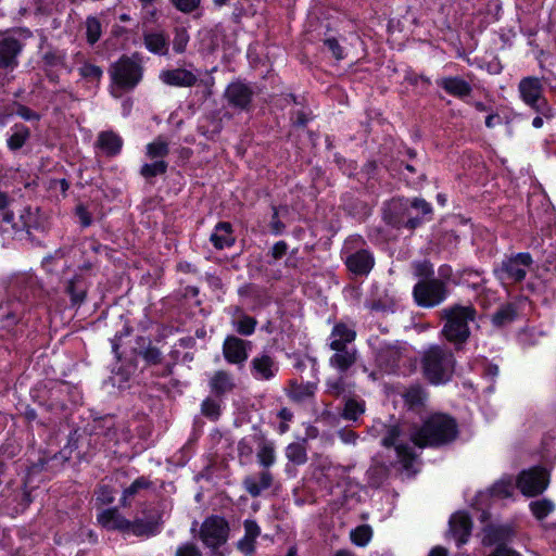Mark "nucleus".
<instances>
[{
	"instance_id": "bb28decb",
	"label": "nucleus",
	"mask_w": 556,
	"mask_h": 556,
	"mask_svg": "<svg viewBox=\"0 0 556 556\" xmlns=\"http://www.w3.org/2000/svg\"><path fill=\"white\" fill-rule=\"evenodd\" d=\"M123 146L122 138L113 131H103L98 136L97 147L106 155L117 154Z\"/></svg>"
},
{
	"instance_id": "0eeeda50",
	"label": "nucleus",
	"mask_w": 556,
	"mask_h": 556,
	"mask_svg": "<svg viewBox=\"0 0 556 556\" xmlns=\"http://www.w3.org/2000/svg\"><path fill=\"white\" fill-rule=\"evenodd\" d=\"M113 83L122 89H132L141 79L142 68L139 63L128 56L121 58L111 67Z\"/></svg>"
},
{
	"instance_id": "58836bf2",
	"label": "nucleus",
	"mask_w": 556,
	"mask_h": 556,
	"mask_svg": "<svg viewBox=\"0 0 556 556\" xmlns=\"http://www.w3.org/2000/svg\"><path fill=\"white\" fill-rule=\"evenodd\" d=\"M150 484V481L143 477L136 479L127 489L124 490L123 497L121 498L122 506H129L130 503L128 498L135 496L140 490L148 489Z\"/></svg>"
},
{
	"instance_id": "ddd939ff",
	"label": "nucleus",
	"mask_w": 556,
	"mask_h": 556,
	"mask_svg": "<svg viewBox=\"0 0 556 556\" xmlns=\"http://www.w3.org/2000/svg\"><path fill=\"white\" fill-rule=\"evenodd\" d=\"M250 367L252 376L257 380H270L279 369L276 359L265 352L253 357Z\"/></svg>"
},
{
	"instance_id": "f257e3e1",
	"label": "nucleus",
	"mask_w": 556,
	"mask_h": 556,
	"mask_svg": "<svg viewBox=\"0 0 556 556\" xmlns=\"http://www.w3.org/2000/svg\"><path fill=\"white\" fill-rule=\"evenodd\" d=\"M458 435L456 420L447 414L435 413L410 433L412 442L420 447H440L452 443Z\"/></svg>"
},
{
	"instance_id": "39448f33",
	"label": "nucleus",
	"mask_w": 556,
	"mask_h": 556,
	"mask_svg": "<svg viewBox=\"0 0 556 556\" xmlns=\"http://www.w3.org/2000/svg\"><path fill=\"white\" fill-rule=\"evenodd\" d=\"M414 299L419 306L434 307L440 305L448 295L444 281L434 279H420L414 287Z\"/></svg>"
},
{
	"instance_id": "cd10ccee",
	"label": "nucleus",
	"mask_w": 556,
	"mask_h": 556,
	"mask_svg": "<svg viewBox=\"0 0 556 556\" xmlns=\"http://www.w3.org/2000/svg\"><path fill=\"white\" fill-rule=\"evenodd\" d=\"M211 241L216 249L232 245L235 237L232 236L231 225L226 222L218 223L214 232L211 235Z\"/></svg>"
},
{
	"instance_id": "a18cd8bd",
	"label": "nucleus",
	"mask_w": 556,
	"mask_h": 556,
	"mask_svg": "<svg viewBox=\"0 0 556 556\" xmlns=\"http://www.w3.org/2000/svg\"><path fill=\"white\" fill-rule=\"evenodd\" d=\"M326 386L327 392L333 396H340L346 391V382L342 375L338 378L329 379Z\"/></svg>"
},
{
	"instance_id": "774afa93",
	"label": "nucleus",
	"mask_w": 556,
	"mask_h": 556,
	"mask_svg": "<svg viewBox=\"0 0 556 556\" xmlns=\"http://www.w3.org/2000/svg\"><path fill=\"white\" fill-rule=\"evenodd\" d=\"M428 556H448V552L443 546H435L430 551Z\"/></svg>"
},
{
	"instance_id": "c03bdc74",
	"label": "nucleus",
	"mask_w": 556,
	"mask_h": 556,
	"mask_svg": "<svg viewBox=\"0 0 556 556\" xmlns=\"http://www.w3.org/2000/svg\"><path fill=\"white\" fill-rule=\"evenodd\" d=\"M539 116L546 119H553L556 116V112L554 108L547 102L545 98L541 99L535 105H531Z\"/></svg>"
},
{
	"instance_id": "a878e982",
	"label": "nucleus",
	"mask_w": 556,
	"mask_h": 556,
	"mask_svg": "<svg viewBox=\"0 0 556 556\" xmlns=\"http://www.w3.org/2000/svg\"><path fill=\"white\" fill-rule=\"evenodd\" d=\"M143 41L146 48L152 53L160 55L168 53V36L163 31L146 33Z\"/></svg>"
},
{
	"instance_id": "69168bd1",
	"label": "nucleus",
	"mask_w": 556,
	"mask_h": 556,
	"mask_svg": "<svg viewBox=\"0 0 556 556\" xmlns=\"http://www.w3.org/2000/svg\"><path fill=\"white\" fill-rule=\"evenodd\" d=\"M17 114L20 116H22L24 119H38V115L31 111L30 109L26 108V106H23L21 105L18 109H17Z\"/></svg>"
},
{
	"instance_id": "423d86ee",
	"label": "nucleus",
	"mask_w": 556,
	"mask_h": 556,
	"mask_svg": "<svg viewBox=\"0 0 556 556\" xmlns=\"http://www.w3.org/2000/svg\"><path fill=\"white\" fill-rule=\"evenodd\" d=\"M229 532V523L225 518L210 516L201 525L199 535L206 547L216 549L228 541Z\"/></svg>"
},
{
	"instance_id": "393cba45",
	"label": "nucleus",
	"mask_w": 556,
	"mask_h": 556,
	"mask_svg": "<svg viewBox=\"0 0 556 556\" xmlns=\"http://www.w3.org/2000/svg\"><path fill=\"white\" fill-rule=\"evenodd\" d=\"M437 83L447 93L454 97L463 98L469 96L471 92L470 85L459 77H443Z\"/></svg>"
},
{
	"instance_id": "6e6552de",
	"label": "nucleus",
	"mask_w": 556,
	"mask_h": 556,
	"mask_svg": "<svg viewBox=\"0 0 556 556\" xmlns=\"http://www.w3.org/2000/svg\"><path fill=\"white\" fill-rule=\"evenodd\" d=\"M548 482V472L541 467H533L519 475L517 486L523 495L535 496L545 491Z\"/></svg>"
},
{
	"instance_id": "e2e57ef3",
	"label": "nucleus",
	"mask_w": 556,
	"mask_h": 556,
	"mask_svg": "<svg viewBox=\"0 0 556 556\" xmlns=\"http://www.w3.org/2000/svg\"><path fill=\"white\" fill-rule=\"evenodd\" d=\"M76 214L79 218L80 224L84 227H88L91 225V217H90L88 211L84 206H81V205L77 206Z\"/></svg>"
},
{
	"instance_id": "4d7b16f0",
	"label": "nucleus",
	"mask_w": 556,
	"mask_h": 556,
	"mask_svg": "<svg viewBox=\"0 0 556 556\" xmlns=\"http://www.w3.org/2000/svg\"><path fill=\"white\" fill-rule=\"evenodd\" d=\"M410 207L420 212L421 215H430L432 213L431 205L424 199L415 198L410 202Z\"/></svg>"
},
{
	"instance_id": "603ef678",
	"label": "nucleus",
	"mask_w": 556,
	"mask_h": 556,
	"mask_svg": "<svg viewBox=\"0 0 556 556\" xmlns=\"http://www.w3.org/2000/svg\"><path fill=\"white\" fill-rule=\"evenodd\" d=\"M79 73L83 77L99 80L102 76V70L93 64H85L79 68Z\"/></svg>"
},
{
	"instance_id": "412c9836",
	"label": "nucleus",
	"mask_w": 556,
	"mask_h": 556,
	"mask_svg": "<svg viewBox=\"0 0 556 556\" xmlns=\"http://www.w3.org/2000/svg\"><path fill=\"white\" fill-rule=\"evenodd\" d=\"M273 480V475L267 470H263L257 476L245 477L243 486L252 497H257L271 485Z\"/></svg>"
},
{
	"instance_id": "680f3d73",
	"label": "nucleus",
	"mask_w": 556,
	"mask_h": 556,
	"mask_svg": "<svg viewBox=\"0 0 556 556\" xmlns=\"http://www.w3.org/2000/svg\"><path fill=\"white\" fill-rule=\"evenodd\" d=\"M287 250H288V245L285 241H279L277 243H275L271 249L273 258L274 260L281 258L287 253Z\"/></svg>"
},
{
	"instance_id": "a19ab883",
	"label": "nucleus",
	"mask_w": 556,
	"mask_h": 556,
	"mask_svg": "<svg viewBox=\"0 0 556 556\" xmlns=\"http://www.w3.org/2000/svg\"><path fill=\"white\" fill-rule=\"evenodd\" d=\"M87 40L90 45L96 43L101 37V24L96 17H88L86 21Z\"/></svg>"
},
{
	"instance_id": "7ed1b4c3",
	"label": "nucleus",
	"mask_w": 556,
	"mask_h": 556,
	"mask_svg": "<svg viewBox=\"0 0 556 556\" xmlns=\"http://www.w3.org/2000/svg\"><path fill=\"white\" fill-rule=\"evenodd\" d=\"M356 339V331L344 323L334 325L329 337V348L333 354L329 358V365L341 375L354 366L357 361V350L352 343Z\"/></svg>"
},
{
	"instance_id": "dca6fc26",
	"label": "nucleus",
	"mask_w": 556,
	"mask_h": 556,
	"mask_svg": "<svg viewBox=\"0 0 556 556\" xmlns=\"http://www.w3.org/2000/svg\"><path fill=\"white\" fill-rule=\"evenodd\" d=\"M22 51V43L12 37L0 40V68H14L17 65V55Z\"/></svg>"
},
{
	"instance_id": "bf43d9fd",
	"label": "nucleus",
	"mask_w": 556,
	"mask_h": 556,
	"mask_svg": "<svg viewBox=\"0 0 556 556\" xmlns=\"http://www.w3.org/2000/svg\"><path fill=\"white\" fill-rule=\"evenodd\" d=\"M143 358L150 363V364H159L161 363V359H162V355H161V352L159 349L156 348H148L144 352H143Z\"/></svg>"
},
{
	"instance_id": "473e14b6",
	"label": "nucleus",
	"mask_w": 556,
	"mask_h": 556,
	"mask_svg": "<svg viewBox=\"0 0 556 556\" xmlns=\"http://www.w3.org/2000/svg\"><path fill=\"white\" fill-rule=\"evenodd\" d=\"M533 516L542 521L555 509V504L548 498H541L530 503L529 505Z\"/></svg>"
},
{
	"instance_id": "9b49d317",
	"label": "nucleus",
	"mask_w": 556,
	"mask_h": 556,
	"mask_svg": "<svg viewBox=\"0 0 556 556\" xmlns=\"http://www.w3.org/2000/svg\"><path fill=\"white\" fill-rule=\"evenodd\" d=\"M532 263L530 253H518L502 262L500 273L503 278L519 282L526 278Z\"/></svg>"
},
{
	"instance_id": "4c0bfd02",
	"label": "nucleus",
	"mask_w": 556,
	"mask_h": 556,
	"mask_svg": "<svg viewBox=\"0 0 556 556\" xmlns=\"http://www.w3.org/2000/svg\"><path fill=\"white\" fill-rule=\"evenodd\" d=\"M286 455L288 459L296 465H302L307 460L306 447L304 443H291L287 446Z\"/></svg>"
},
{
	"instance_id": "1a4fd4ad",
	"label": "nucleus",
	"mask_w": 556,
	"mask_h": 556,
	"mask_svg": "<svg viewBox=\"0 0 556 556\" xmlns=\"http://www.w3.org/2000/svg\"><path fill=\"white\" fill-rule=\"evenodd\" d=\"M163 525V514L156 508L143 510L142 517H137L130 521L128 532L136 536H155L160 533Z\"/></svg>"
},
{
	"instance_id": "20e7f679",
	"label": "nucleus",
	"mask_w": 556,
	"mask_h": 556,
	"mask_svg": "<svg viewBox=\"0 0 556 556\" xmlns=\"http://www.w3.org/2000/svg\"><path fill=\"white\" fill-rule=\"evenodd\" d=\"M421 365L424 375L430 382L442 383L451 378L455 358L447 348L431 345L425 351Z\"/></svg>"
},
{
	"instance_id": "de8ad7c7",
	"label": "nucleus",
	"mask_w": 556,
	"mask_h": 556,
	"mask_svg": "<svg viewBox=\"0 0 556 556\" xmlns=\"http://www.w3.org/2000/svg\"><path fill=\"white\" fill-rule=\"evenodd\" d=\"M370 483L379 486L388 476V468L384 465L371 467L368 471Z\"/></svg>"
},
{
	"instance_id": "5fc2aeb1",
	"label": "nucleus",
	"mask_w": 556,
	"mask_h": 556,
	"mask_svg": "<svg viewBox=\"0 0 556 556\" xmlns=\"http://www.w3.org/2000/svg\"><path fill=\"white\" fill-rule=\"evenodd\" d=\"M175 556H202V553L195 544L185 543L177 548Z\"/></svg>"
},
{
	"instance_id": "09e8293b",
	"label": "nucleus",
	"mask_w": 556,
	"mask_h": 556,
	"mask_svg": "<svg viewBox=\"0 0 556 556\" xmlns=\"http://www.w3.org/2000/svg\"><path fill=\"white\" fill-rule=\"evenodd\" d=\"M29 136V131L27 129H21L15 131L10 138L8 139V146L11 150H17L23 147L26 139Z\"/></svg>"
},
{
	"instance_id": "c756f323",
	"label": "nucleus",
	"mask_w": 556,
	"mask_h": 556,
	"mask_svg": "<svg viewBox=\"0 0 556 556\" xmlns=\"http://www.w3.org/2000/svg\"><path fill=\"white\" fill-rule=\"evenodd\" d=\"M315 389L316 387L313 383H298L292 381L290 383L288 395L292 401L301 403L313 397Z\"/></svg>"
},
{
	"instance_id": "a211bd4d",
	"label": "nucleus",
	"mask_w": 556,
	"mask_h": 556,
	"mask_svg": "<svg viewBox=\"0 0 556 556\" xmlns=\"http://www.w3.org/2000/svg\"><path fill=\"white\" fill-rule=\"evenodd\" d=\"M160 79L164 84L175 87H192L198 80L192 72L185 68L163 71L160 74Z\"/></svg>"
},
{
	"instance_id": "c9c22d12",
	"label": "nucleus",
	"mask_w": 556,
	"mask_h": 556,
	"mask_svg": "<svg viewBox=\"0 0 556 556\" xmlns=\"http://www.w3.org/2000/svg\"><path fill=\"white\" fill-rule=\"evenodd\" d=\"M168 167L167 162L164 160H153L152 163H146L140 168V175L144 179H151L155 176L163 175L166 173Z\"/></svg>"
},
{
	"instance_id": "2eb2a0df",
	"label": "nucleus",
	"mask_w": 556,
	"mask_h": 556,
	"mask_svg": "<svg viewBox=\"0 0 556 556\" xmlns=\"http://www.w3.org/2000/svg\"><path fill=\"white\" fill-rule=\"evenodd\" d=\"M225 97L232 106L247 110L252 101L253 91L248 85L235 81L227 87Z\"/></svg>"
},
{
	"instance_id": "79ce46f5",
	"label": "nucleus",
	"mask_w": 556,
	"mask_h": 556,
	"mask_svg": "<svg viewBox=\"0 0 556 556\" xmlns=\"http://www.w3.org/2000/svg\"><path fill=\"white\" fill-rule=\"evenodd\" d=\"M201 412L205 417L217 420L220 415V404L216 400L207 397L201 405Z\"/></svg>"
},
{
	"instance_id": "6ab92c4d",
	"label": "nucleus",
	"mask_w": 556,
	"mask_h": 556,
	"mask_svg": "<svg viewBox=\"0 0 556 556\" xmlns=\"http://www.w3.org/2000/svg\"><path fill=\"white\" fill-rule=\"evenodd\" d=\"M514 532L509 526L489 525L483 529L482 544L486 546H506Z\"/></svg>"
},
{
	"instance_id": "b1692460",
	"label": "nucleus",
	"mask_w": 556,
	"mask_h": 556,
	"mask_svg": "<svg viewBox=\"0 0 556 556\" xmlns=\"http://www.w3.org/2000/svg\"><path fill=\"white\" fill-rule=\"evenodd\" d=\"M98 519L103 527L110 530L128 532V527L130 526V520L123 517L115 508L104 510L99 515Z\"/></svg>"
},
{
	"instance_id": "3c124183",
	"label": "nucleus",
	"mask_w": 556,
	"mask_h": 556,
	"mask_svg": "<svg viewBox=\"0 0 556 556\" xmlns=\"http://www.w3.org/2000/svg\"><path fill=\"white\" fill-rule=\"evenodd\" d=\"M415 274L421 279H434L432 265L428 261L415 264Z\"/></svg>"
},
{
	"instance_id": "c85d7f7f",
	"label": "nucleus",
	"mask_w": 556,
	"mask_h": 556,
	"mask_svg": "<svg viewBox=\"0 0 556 556\" xmlns=\"http://www.w3.org/2000/svg\"><path fill=\"white\" fill-rule=\"evenodd\" d=\"M66 292L71 296V301L74 305H80L87 294V285L81 276H75L71 279L66 287Z\"/></svg>"
},
{
	"instance_id": "4468645a",
	"label": "nucleus",
	"mask_w": 556,
	"mask_h": 556,
	"mask_svg": "<svg viewBox=\"0 0 556 556\" xmlns=\"http://www.w3.org/2000/svg\"><path fill=\"white\" fill-rule=\"evenodd\" d=\"M521 100L529 106L535 105L543 99V85L540 78L534 76L523 77L518 85Z\"/></svg>"
},
{
	"instance_id": "ea45409f",
	"label": "nucleus",
	"mask_w": 556,
	"mask_h": 556,
	"mask_svg": "<svg viewBox=\"0 0 556 556\" xmlns=\"http://www.w3.org/2000/svg\"><path fill=\"white\" fill-rule=\"evenodd\" d=\"M371 535V528L367 525H362L351 532V540L358 546H365L370 541Z\"/></svg>"
},
{
	"instance_id": "052dcab7",
	"label": "nucleus",
	"mask_w": 556,
	"mask_h": 556,
	"mask_svg": "<svg viewBox=\"0 0 556 556\" xmlns=\"http://www.w3.org/2000/svg\"><path fill=\"white\" fill-rule=\"evenodd\" d=\"M98 501L102 504H111L114 501V494L108 485H102L98 490Z\"/></svg>"
},
{
	"instance_id": "aec40b11",
	"label": "nucleus",
	"mask_w": 556,
	"mask_h": 556,
	"mask_svg": "<svg viewBox=\"0 0 556 556\" xmlns=\"http://www.w3.org/2000/svg\"><path fill=\"white\" fill-rule=\"evenodd\" d=\"M244 535L237 542V548L245 556H250L255 552L256 539L261 534V528L254 520H244Z\"/></svg>"
},
{
	"instance_id": "6e6d98bb",
	"label": "nucleus",
	"mask_w": 556,
	"mask_h": 556,
	"mask_svg": "<svg viewBox=\"0 0 556 556\" xmlns=\"http://www.w3.org/2000/svg\"><path fill=\"white\" fill-rule=\"evenodd\" d=\"M421 218L419 217H410L407 220H403V218H390L389 223L395 227H407L409 229H415L421 224Z\"/></svg>"
},
{
	"instance_id": "338daca9",
	"label": "nucleus",
	"mask_w": 556,
	"mask_h": 556,
	"mask_svg": "<svg viewBox=\"0 0 556 556\" xmlns=\"http://www.w3.org/2000/svg\"><path fill=\"white\" fill-rule=\"evenodd\" d=\"M439 276H440V278H438V279L442 280L446 283V281H448L452 276V268L447 265L441 266L439 268Z\"/></svg>"
},
{
	"instance_id": "f3484780",
	"label": "nucleus",
	"mask_w": 556,
	"mask_h": 556,
	"mask_svg": "<svg viewBox=\"0 0 556 556\" xmlns=\"http://www.w3.org/2000/svg\"><path fill=\"white\" fill-rule=\"evenodd\" d=\"M345 264L353 274L366 276L372 269L375 258L369 251L361 250L348 256Z\"/></svg>"
},
{
	"instance_id": "f03ea898",
	"label": "nucleus",
	"mask_w": 556,
	"mask_h": 556,
	"mask_svg": "<svg viewBox=\"0 0 556 556\" xmlns=\"http://www.w3.org/2000/svg\"><path fill=\"white\" fill-rule=\"evenodd\" d=\"M477 311L472 305L453 304L440 311L444 321L441 336L459 349L470 337L469 323L475 321Z\"/></svg>"
},
{
	"instance_id": "72a5a7b5",
	"label": "nucleus",
	"mask_w": 556,
	"mask_h": 556,
	"mask_svg": "<svg viewBox=\"0 0 556 556\" xmlns=\"http://www.w3.org/2000/svg\"><path fill=\"white\" fill-rule=\"evenodd\" d=\"M365 413V403L355 399H349L345 402L341 416L345 420L356 421Z\"/></svg>"
},
{
	"instance_id": "0e129e2a",
	"label": "nucleus",
	"mask_w": 556,
	"mask_h": 556,
	"mask_svg": "<svg viewBox=\"0 0 556 556\" xmlns=\"http://www.w3.org/2000/svg\"><path fill=\"white\" fill-rule=\"evenodd\" d=\"M339 438L342 440V442L346 444H355L357 440V434L352 430H340L339 431Z\"/></svg>"
},
{
	"instance_id": "5701e85b",
	"label": "nucleus",
	"mask_w": 556,
	"mask_h": 556,
	"mask_svg": "<svg viewBox=\"0 0 556 556\" xmlns=\"http://www.w3.org/2000/svg\"><path fill=\"white\" fill-rule=\"evenodd\" d=\"M208 384L211 391L217 396L229 393L236 388L233 376L225 370L215 371L210 378Z\"/></svg>"
},
{
	"instance_id": "f8f14e48",
	"label": "nucleus",
	"mask_w": 556,
	"mask_h": 556,
	"mask_svg": "<svg viewBox=\"0 0 556 556\" xmlns=\"http://www.w3.org/2000/svg\"><path fill=\"white\" fill-rule=\"evenodd\" d=\"M250 348V341L242 340L235 336H229L224 341L223 355L228 363L241 365L247 361Z\"/></svg>"
},
{
	"instance_id": "37998d69",
	"label": "nucleus",
	"mask_w": 556,
	"mask_h": 556,
	"mask_svg": "<svg viewBox=\"0 0 556 556\" xmlns=\"http://www.w3.org/2000/svg\"><path fill=\"white\" fill-rule=\"evenodd\" d=\"M513 493V483L510 479H502L493 484L491 494L496 497L505 498Z\"/></svg>"
},
{
	"instance_id": "13d9d810",
	"label": "nucleus",
	"mask_w": 556,
	"mask_h": 556,
	"mask_svg": "<svg viewBox=\"0 0 556 556\" xmlns=\"http://www.w3.org/2000/svg\"><path fill=\"white\" fill-rule=\"evenodd\" d=\"M325 46L328 47V49L331 51L332 55L337 60L344 59L343 49L339 45L338 40L336 38H328L325 40Z\"/></svg>"
},
{
	"instance_id": "2f4dec72",
	"label": "nucleus",
	"mask_w": 556,
	"mask_h": 556,
	"mask_svg": "<svg viewBox=\"0 0 556 556\" xmlns=\"http://www.w3.org/2000/svg\"><path fill=\"white\" fill-rule=\"evenodd\" d=\"M403 399L409 409L417 410L424 405L426 393L419 386H414L403 393Z\"/></svg>"
},
{
	"instance_id": "e433bc0d",
	"label": "nucleus",
	"mask_w": 556,
	"mask_h": 556,
	"mask_svg": "<svg viewBox=\"0 0 556 556\" xmlns=\"http://www.w3.org/2000/svg\"><path fill=\"white\" fill-rule=\"evenodd\" d=\"M516 318V309L513 304H506L496 311L492 317L495 326L502 327L511 323Z\"/></svg>"
},
{
	"instance_id": "49530a36",
	"label": "nucleus",
	"mask_w": 556,
	"mask_h": 556,
	"mask_svg": "<svg viewBox=\"0 0 556 556\" xmlns=\"http://www.w3.org/2000/svg\"><path fill=\"white\" fill-rule=\"evenodd\" d=\"M256 324L257 323L253 317L243 316L236 324V330L242 336H250L254 332Z\"/></svg>"
},
{
	"instance_id": "4be33fe9",
	"label": "nucleus",
	"mask_w": 556,
	"mask_h": 556,
	"mask_svg": "<svg viewBox=\"0 0 556 556\" xmlns=\"http://www.w3.org/2000/svg\"><path fill=\"white\" fill-rule=\"evenodd\" d=\"M450 528L458 544H465L471 532V520L466 514H455L450 520Z\"/></svg>"
},
{
	"instance_id": "864d4df0",
	"label": "nucleus",
	"mask_w": 556,
	"mask_h": 556,
	"mask_svg": "<svg viewBox=\"0 0 556 556\" xmlns=\"http://www.w3.org/2000/svg\"><path fill=\"white\" fill-rule=\"evenodd\" d=\"M189 41V36L186 30H177L173 41V48L177 53H182Z\"/></svg>"
},
{
	"instance_id": "7c9ffc66",
	"label": "nucleus",
	"mask_w": 556,
	"mask_h": 556,
	"mask_svg": "<svg viewBox=\"0 0 556 556\" xmlns=\"http://www.w3.org/2000/svg\"><path fill=\"white\" fill-rule=\"evenodd\" d=\"M168 153V141L162 136H159L152 142L147 144V156L151 160H164Z\"/></svg>"
},
{
	"instance_id": "9d476101",
	"label": "nucleus",
	"mask_w": 556,
	"mask_h": 556,
	"mask_svg": "<svg viewBox=\"0 0 556 556\" xmlns=\"http://www.w3.org/2000/svg\"><path fill=\"white\" fill-rule=\"evenodd\" d=\"M402 430L399 426H390L387 428L382 438V445L386 447L393 446L396 451L397 458L406 471H410L413 463L416 458L414 450L402 442Z\"/></svg>"
},
{
	"instance_id": "f704fd0d",
	"label": "nucleus",
	"mask_w": 556,
	"mask_h": 556,
	"mask_svg": "<svg viewBox=\"0 0 556 556\" xmlns=\"http://www.w3.org/2000/svg\"><path fill=\"white\" fill-rule=\"evenodd\" d=\"M257 460L261 466L268 468L274 465L276 460L275 446L270 442H262L257 451Z\"/></svg>"
},
{
	"instance_id": "8fccbe9b",
	"label": "nucleus",
	"mask_w": 556,
	"mask_h": 556,
	"mask_svg": "<svg viewBox=\"0 0 556 556\" xmlns=\"http://www.w3.org/2000/svg\"><path fill=\"white\" fill-rule=\"evenodd\" d=\"M172 4L180 12L189 14L195 11L201 0H170Z\"/></svg>"
}]
</instances>
